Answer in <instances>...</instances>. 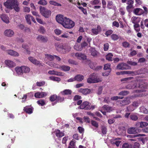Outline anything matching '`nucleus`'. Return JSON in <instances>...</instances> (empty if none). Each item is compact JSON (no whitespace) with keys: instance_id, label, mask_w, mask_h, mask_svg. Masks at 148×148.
<instances>
[{"instance_id":"nucleus-1","label":"nucleus","mask_w":148,"mask_h":148,"mask_svg":"<svg viewBox=\"0 0 148 148\" xmlns=\"http://www.w3.org/2000/svg\"><path fill=\"white\" fill-rule=\"evenodd\" d=\"M3 5L8 9L11 10L14 9L16 12L20 11V8L17 0H7L4 3Z\"/></svg>"},{"instance_id":"nucleus-2","label":"nucleus","mask_w":148,"mask_h":148,"mask_svg":"<svg viewBox=\"0 0 148 148\" xmlns=\"http://www.w3.org/2000/svg\"><path fill=\"white\" fill-rule=\"evenodd\" d=\"M15 70L18 75H21L24 73H29L30 71V69L27 66H22L16 67Z\"/></svg>"},{"instance_id":"nucleus-3","label":"nucleus","mask_w":148,"mask_h":148,"mask_svg":"<svg viewBox=\"0 0 148 148\" xmlns=\"http://www.w3.org/2000/svg\"><path fill=\"white\" fill-rule=\"evenodd\" d=\"M75 23L71 19L66 17L62 25L66 28L71 29L75 26Z\"/></svg>"},{"instance_id":"nucleus-4","label":"nucleus","mask_w":148,"mask_h":148,"mask_svg":"<svg viewBox=\"0 0 148 148\" xmlns=\"http://www.w3.org/2000/svg\"><path fill=\"white\" fill-rule=\"evenodd\" d=\"M101 79L97 77L94 73L90 75L87 79V82L89 83L99 82H101Z\"/></svg>"},{"instance_id":"nucleus-5","label":"nucleus","mask_w":148,"mask_h":148,"mask_svg":"<svg viewBox=\"0 0 148 148\" xmlns=\"http://www.w3.org/2000/svg\"><path fill=\"white\" fill-rule=\"evenodd\" d=\"M40 13L45 18H48L51 14V11L44 7H40Z\"/></svg>"},{"instance_id":"nucleus-6","label":"nucleus","mask_w":148,"mask_h":148,"mask_svg":"<svg viewBox=\"0 0 148 148\" xmlns=\"http://www.w3.org/2000/svg\"><path fill=\"white\" fill-rule=\"evenodd\" d=\"M49 65L53 68L60 69L61 70L64 71H69L70 69V67L69 66H60L59 64H49Z\"/></svg>"},{"instance_id":"nucleus-7","label":"nucleus","mask_w":148,"mask_h":148,"mask_svg":"<svg viewBox=\"0 0 148 148\" xmlns=\"http://www.w3.org/2000/svg\"><path fill=\"white\" fill-rule=\"evenodd\" d=\"M146 91L145 89H142L136 91L135 94V97H142L146 95H147V93L145 92Z\"/></svg>"},{"instance_id":"nucleus-8","label":"nucleus","mask_w":148,"mask_h":148,"mask_svg":"<svg viewBox=\"0 0 148 148\" xmlns=\"http://www.w3.org/2000/svg\"><path fill=\"white\" fill-rule=\"evenodd\" d=\"M117 69L119 70H124L129 69L130 67L127 64L122 63L119 64L117 66Z\"/></svg>"},{"instance_id":"nucleus-9","label":"nucleus","mask_w":148,"mask_h":148,"mask_svg":"<svg viewBox=\"0 0 148 148\" xmlns=\"http://www.w3.org/2000/svg\"><path fill=\"white\" fill-rule=\"evenodd\" d=\"M66 17L64 16L63 15L61 14H59L56 16V21L58 23L62 25V23L65 20Z\"/></svg>"},{"instance_id":"nucleus-10","label":"nucleus","mask_w":148,"mask_h":148,"mask_svg":"<svg viewBox=\"0 0 148 148\" xmlns=\"http://www.w3.org/2000/svg\"><path fill=\"white\" fill-rule=\"evenodd\" d=\"M78 108L84 109L85 110H89L90 109L89 103L87 101L84 102L78 107Z\"/></svg>"},{"instance_id":"nucleus-11","label":"nucleus","mask_w":148,"mask_h":148,"mask_svg":"<svg viewBox=\"0 0 148 148\" xmlns=\"http://www.w3.org/2000/svg\"><path fill=\"white\" fill-rule=\"evenodd\" d=\"M4 35L8 37H12L14 36V33L13 30L11 29H6L4 32Z\"/></svg>"},{"instance_id":"nucleus-12","label":"nucleus","mask_w":148,"mask_h":148,"mask_svg":"<svg viewBox=\"0 0 148 148\" xmlns=\"http://www.w3.org/2000/svg\"><path fill=\"white\" fill-rule=\"evenodd\" d=\"M127 132L130 134H136L140 132L139 130L134 127H130L127 130Z\"/></svg>"},{"instance_id":"nucleus-13","label":"nucleus","mask_w":148,"mask_h":148,"mask_svg":"<svg viewBox=\"0 0 148 148\" xmlns=\"http://www.w3.org/2000/svg\"><path fill=\"white\" fill-rule=\"evenodd\" d=\"M92 89H90L88 88H81L79 90V92L82 93L84 95H86L88 94H90L92 92Z\"/></svg>"},{"instance_id":"nucleus-14","label":"nucleus","mask_w":148,"mask_h":148,"mask_svg":"<svg viewBox=\"0 0 148 148\" xmlns=\"http://www.w3.org/2000/svg\"><path fill=\"white\" fill-rule=\"evenodd\" d=\"M54 58V56H52L50 54H46L45 55V60L47 62L46 63H48V64L50 63V64H55L49 62V61H51Z\"/></svg>"},{"instance_id":"nucleus-15","label":"nucleus","mask_w":148,"mask_h":148,"mask_svg":"<svg viewBox=\"0 0 148 148\" xmlns=\"http://www.w3.org/2000/svg\"><path fill=\"white\" fill-rule=\"evenodd\" d=\"M0 18L4 23L8 24L10 23L9 18L8 16L5 14H2L0 16Z\"/></svg>"},{"instance_id":"nucleus-16","label":"nucleus","mask_w":148,"mask_h":148,"mask_svg":"<svg viewBox=\"0 0 148 148\" xmlns=\"http://www.w3.org/2000/svg\"><path fill=\"white\" fill-rule=\"evenodd\" d=\"M25 18L28 23L31 24V19L35 23H36L34 18L29 14H27L25 16Z\"/></svg>"},{"instance_id":"nucleus-17","label":"nucleus","mask_w":148,"mask_h":148,"mask_svg":"<svg viewBox=\"0 0 148 148\" xmlns=\"http://www.w3.org/2000/svg\"><path fill=\"white\" fill-rule=\"evenodd\" d=\"M5 63L6 65L10 68H12L16 66L15 62L10 60H6Z\"/></svg>"},{"instance_id":"nucleus-18","label":"nucleus","mask_w":148,"mask_h":148,"mask_svg":"<svg viewBox=\"0 0 148 148\" xmlns=\"http://www.w3.org/2000/svg\"><path fill=\"white\" fill-rule=\"evenodd\" d=\"M28 59L30 62L35 65L39 66L41 65V64L40 62L34 57L31 56L29 57H28Z\"/></svg>"},{"instance_id":"nucleus-19","label":"nucleus","mask_w":148,"mask_h":148,"mask_svg":"<svg viewBox=\"0 0 148 148\" xmlns=\"http://www.w3.org/2000/svg\"><path fill=\"white\" fill-rule=\"evenodd\" d=\"M47 94L46 92H37L34 94V96L36 98H43L46 96Z\"/></svg>"},{"instance_id":"nucleus-20","label":"nucleus","mask_w":148,"mask_h":148,"mask_svg":"<svg viewBox=\"0 0 148 148\" xmlns=\"http://www.w3.org/2000/svg\"><path fill=\"white\" fill-rule=\"evenodd\" d=\"M75 57L79 60H84L86 59V56L84 54L80 53H76L75 54Z\"/></svg>"},{"instance_id":"nucleus-21","label":"nucleus","mask_w":148,"mask_h":148,"mask_svg":"<svg viewBox=\"0 0 148 148\" xmlns=\"http://www.w3.org/2000/svg\"><path fill=\"white\" fill-rule=\"evenodd\" d=\"M134 13L137 15H140L144 13L143 10L140 8H136L133 10Z\"/></svg>"},{"instance_id":"nucleus-22","label":"nucleus","mask_w":148,"mask_h":148,"mask_svg":"<svg viewBox=\"0 0 148 148\" xmlns=\"http://www.w3.org/2000/svg\"><path fill=\"white\" fill-rule=\"evenodd\" d=\"M7 53L8 54L14 56L18 57L19 56V54L18 52L12 50H7Z\"/></svg>"},{"instance_id":"nucleus-23","label":"nucleus","mask_w":148,"mask_h":148,"mask_svg":"<svg viewBox=\"0 0 148 148\" xmlns=\"http://www.w3.org/2000/svg\"><path fill=\"white\" fill-rule=\"evenodd\" d=\"M140 18L139 17L134 16L131 18V21L134 24L138 23L140 22Z\"/></svg>"},{"instance_id":"nucleus-24","label":"nucleus","mask_w":148,"mask_h":148,"mask_svg":"<svg viewBox=\"0 0 148 148\" xmlns=\"http://www.w3.org/2000/svg\"><path fill=\"white\" fill-rule=\"evenodd\" d=\"M63 46L64 45L59 43H56L55 45V48L56 50L61 53L63 50Z\"/></svg>"},{"instance_id":"nucleus-25","label":"nucleus","mask_w":148,"mask_h":148,"mask_svg":"<svg viewBox=\"0 0 148 148\" xmlns=\"http://www.w3.org/2000/svg\"><path fill=\"white\" fill-rule=\"evenodd\" d=\"M63 47V50L62 51V53H63L69 52L71 48L70 46L66 44L64 45Z\"/></svg>"},{"instance_id":"nucleus-26","label":"nucleus","mask_w":148,"mask_h":148,"mask_svg":"<svg viewBox=\"0 0 148 148\" xmlns=\"http://www.w3.org/2000/svg\"><path fill=\"white\" fill-rule=\"evenodd\" d=\"M130 98H127L124 100L122 101L120 103L121 106H124L130 103Z\"/></svg>"},{"instance_id":"nucleus-27","label":"nucleus","mask_w":148,"mask_h":148,"mask_svg":"<svg viewBox=\"0 0 148 148\" xmlns=\"http://www.w3.org/2000/svg\"><path fill=\"white\" fill-rule=\"evenodd\" d=\"M48 73L50 75H55L60 76H63L64 75L63 73L61 72H58L54 70L50 71L48 72Z\"/></svg>"},{"instance_id":"nucleus-28","label":"nucleus","mask_w":148,"mask_h":148,"mask_svg":"<svg viewBox=\"0 0 148 148\" xmlns=\"http://www.w3.org/2000/svg\"><path fill=\"white\" fill-rule=\"evenodd\" d=\"M133 3L134 2L132 0H129L127 1V4L128 5L126 7V9L127 10H129L132 8Z\"/></svg>"},{"instance_id":"nucleus-29","label":"nucleus","mask_w":148,"mask_h":148,"mask_svg":"<svg viewBox=\"0 0 148 148\" xmlns=\"http://www.w3.org/2000/svg\"><path fill=\"white\" fill-rule=\"evenodd\" d=\"M24 110L27 113L31 114L32 113L33 108L29 106H26L24 108Z\"/></svg>"},{"instance_id":"nucleus-30","label":"nucleus","mask_w":148,"mask_h":148,"mask_svg":"<svg viewBox=\"0 0 148 148\" xmlns=\"http://www.w3.org/2000/svg\"><path fill=\"white\" fill-rule=\"evenodd\" d=\"M74 48L77 51H80L82 49V48L81 45L79 43H76L74 46Z\"/></svg>"},{"instance_id":"nucleus-31","label":"nucleus","mask_w":148,"mask_h":148,"mask_svg":"<svg viewBox=\"0 0 148 148\" xmlns=\"http://www.w3.org/2000/svg\"><path fill=\"white\" fill-rule=\"evenodd\" d=\"M102 108L103 110H106L108 112H110L114 109L112 107L106 105H104Z\"/></svg>"},{"instance_id":"nucleus-32","label":"nucleus","mask_w":148,"mask_h":148,"mask_svg":"<svg viewBox=\"0 0 148 148\" xmlns=\"http://www.w3.org/2000/svg\"><path fill=\"white\" fill-rule=\"evenodd\" d=\"M75 81L80 82L84 79V76L81 75H78L75 77Z\"/></svg>"},{"instance_id":"nucleus-33","label":"nucleus","mask_w":148,"mask_h":148,"mask_svg":"<svg viewBox=\"0 0 148 148\" xmlns=\"http://www.w3.org/2000/svg\"><path fill=\"white\" fill-rule=\"evenodd\" d=\"M55 132L56 136L58 137H61L64 136V133L62 132H61L59 130H56Z\"/></svg>"},{"instance_id":"nucleus-34","label":"nucleus","mask_w":148,"mask_h":148,"mask_svg":"<svg viewBox=\"0 0 148 148\" xmlns=\"http://www.w3.org/2000/svg\"><path fill=\"white\" fill-rule=\"evenodd\" d=\"M132 79L133 77H132L125 78L121 79V81L123 82V83L130 82H132Z\"/></svg>"},{"instance_id":"nucleus-35","label":"nucleus","mask_w":148,"mask_h":148,"mask_svg":"<svg viewBox=\"0 0 148 148\" xmlns=\"http://www.w3.org/2000/svg\"><path fill=\"white\" fill-rule=\"evenodd\" d=\"M101 30V28L100 26H98L97 29H92V33L95 34H97Z\"/></svg>"},{"instance_id":"nucleus-36","label":"nucleus","mask_w":148,"mask_h":148,"mask_svg":"<svg viewBox=\"0 0 148 148\" xmlns=\"http://www.w3.org/2000/svg\"><path fill=\"white\" fill-rule=\"evenodd\" d=\"M62 95H70L72 93V91L69 89H66L60 92Z\"/></svg>"},{"instance_id":"nucleus-37","label":"nucleus","mask_w":148,"mask_h":148,"mask_svg":"<svg viewBox=\"0 0 148 148\" xmlns=\"http://www.w3.org/2000/svg\"><path fill=\"white\" fill-rule=\"evenodd\" d=\"M113 55L112 53H109L106 55V59L108 61H112L113 59Z\"/></svg>"},{"instance_id":"nucleus-38","label":"nucleus","mask_w":148,"mask_h":148,"mask_svg":"<svg viewBox=\"0 0 148 148\" xmlns=\"http://www.w3.org/2000/svg\"><path fill=\"white\" fill-rule=\"evenodd\" d=\"M90 52L92 56H96L98 54V52L95 49L91 48L90 49Z\"/></svg>"},{"instance_id":"nucleus-39","label":"nucleus","mask_w":148,"mask_h":148,"mask_svg":"<svg viewBox=\"0 0 148 148\" xmlns=\"http://www.w3.org/2000/svg\"><path fill=\"white\" fill-rule=\"evenodd\" d=\"M49 78L51 80L55 81H56L58 82H59L61 81L60 78L57 77L51 76L49 77Z\"/></svg>"},{"instance_id":"nucleus-40","label":"nucleus","mask_w":148,"mask_h":148,"mask_svg":"<svg viewBox=\"0 0 148 148\" xmlns=\"http://www.w3.org/2000/svg\"><path fill=\"white\" fill-rule=\"evenodd\" d=\"M90 3L91 4L93 5L101 4V3H100V1L99 0H94L91 1Z\"/></svg>"},{"instance_id":"nucleus-41","label":"nucleus","mask_w":148,"mask_h":148,"mask_svg":"<svg viewBox=\"0 0 148 148\" xmlns=\"http://www.w3.org/2000/svg\"><path fill=\"white\" fill-rule=\"evenodd\" d=\"M33 95V94L32 93L30 92L27 93V94L24 95H23V97L22 98V102H23L25 101L26 99L27 96H28L29 95Z\"/></svg>"},{"instance_id":"nucleus-42","label":"nucleus","mask_w":148,"mask_h":148,"mask_svg":"<svg viewBox=\"0 0 148 148\" xmlns=\"http://www.w3.org/2000/svg\"><path fill=\"white\" fill-rule=\"evenodd\" d=\"M140 111L141 112L145 114H147L148 113L147 110L143 106L140 108Z\"/></svg>"},{"instance_id":"nucleus-43","label":"nucleus","mask_w":148,"mask_h":148,"mask_svg":"<svg viewBox=\"0 0 148 148\" xmlns=\"http://www.w3.org/2000/svg\"><path fill=\"white\" fill-rule=\"evenodd\" d=\"M134 27L135 30L137 32L139 31L140 30V25L138 23H136L134 25Z\"/></svg>"},{"instance_id":"nucleus-44","label":"nucleus","mask_w":148,"mask_h":148,"mask_svg":"<svg viewBox=\"0 0 148 148\" xmlns=\"http://www.w3.org/2000/svg\"><path fill=\"white\" fill-rule=\"evenodd\" d=\"M37 39L39 41H46L47 40L46 38H45L42 36H39L37 38Z\"/></svg>"},{"instance_id":"nucleus-45","label":"nucleus","mask_w":148,"mask_h":148,"mask_svg":"<svg viewBox=\"0 0 148 148\" xmlns=\"http://www.w3.org/2000/svg\"><path fill=\"white\" fill-rule=\"evenodd\" d=\"M145 136V135L144 134H139L136 135H127V137L128 138H134L135 137H140Z\"/></svg>"},{"instance_id":"nucleus-46","label":"nucleus","mask_w":148,"mask_h":148,"mask_svg":"<svg viewBox=\"0 0 148 148\" xmlns=\"http://www.w3.org/2000/svg\"><path fill=\"white\" fill-rule=\"evenodd\" d=\"M140 123V127L141 128L145 127L148 125V123L145 122H141L140 123Z\"/></svg>"},{"instance_id":"nucleus-47","label":"nucleus","mask_w":148,"mask_h":148,"mask_svg":"<svg viewBox=\"0 0 148 148\" xmlns=\"http://www.w3.org/2000/svg\"><path fill=\"white\" fill-rule=\"evenodd\" d=\"M49 2L50 4L51 5H53L55 6H61V5L60 4L57 3L56 2L53 1H49Z\"/></svg>"},{"instance_id":"nucleus-48","label":"nucleus","mask_w":148,"mask_h":148,"mask_svg":"<svg viewBox=\"0 0 148 148\" xmlns=\"http://www.w3.org/2000/svg\"><path fill=\"white\" fill-rule=\"evenodd\" d=\"M38 3L40 5H44L47 4V2L45 0H40L38 2Z\"/></svg>"},{"instance_id":"nucleus-49","label":"nucleus","mask_w":148,"mask_h":148,"mask_svg":"<svg viewBox=\"0 0 148 148\" xmlns=\"http://www.w3.org/2000/svg\"><path fill=\"white\" fill-rule=\"evenodd\" d=\"M36 19L38 23L41 24H45V22L40 18V16L36 17Z\"/></svg>"},{"instance_id":"nucleus-50","label":"nucleus","mask_w":148,"mask_h":148,"mask_svg":"<svg viewBox=\"0 0 148 148\" xmlns=\"http://www.w3.org/2000/svg\"><path fill=\"white\" fill-rule=\"evenodd\" d=\"M123 98V97H120L118 96H113L111 98V100L112 101H115L118 100L119 99H122Z\"/></svg>"},{"instance_id":"nucleus-51","label":"nucleus","mask_w":148,"mask_h":148,"mask_svg":"<svg viewBox=\"0 0 148 148\" xmlns=\"http://www.w3.org/2000/svg\"><path fill=\"white\" fill-rule=\"evenodd\" d=\"M38 104L41 106H43L45 104V102L43 100H40L37 101Z\"/></svg>"},{"instance_id":"nucleus-52","label":"nucleus","mask_w":148,"mask_h":148,"mask_svg":"<svg viewBox=\"0 0 148 148\" xmlns=\"http://www.w3.org/2000/svg\"><path fill=\"white\" fill-rule=\"evenodd\" d=\"M112 39L114 40H116L119 38V37L118 35L116 34H113L111 36Z\"/></svg>"},{"instance_id":"nucleus-53","label":"nucleus","mask_w":148,"mask_h":148,"mask_svg":"<svg viewBox=\"0 0 148 148\" xmlns=\"http://www.w3.org/2000/svg\"><path fill=\"white\" fill-rule=\"evenodd\" d=\"M110 64H106L105 66L104 67V70H110Z\"/></svg>"},{"instance_id":"nucleus-54","label":"nucleus","mask_w":148,"mask_h":148,"mask_svg":"<svg viewBox=\"0 0 148 148\" xmlns=\"http://www.w3.org/2000/svg\"><path fill=\"white\" fill-rule=\"evenodd\" d=\"M130 119L134 121H136L138 119V117L135 114H132L130 116Z\"/></svg>"},{"instance_id":"nucleus-55","label":"nucleus","mask_w":148,"mask_h":148,"mask_svg":"<svg viewBox=\"0 0 148 148\" xmlns=\"http://www.w3.org/2000/svg\"><path fill=\"white\" fill-rule=\"evenodd\" d=\"M140 139L142 141L143 144H145V143L148 140V138L147 137H145L144 138H140Z\"/></svg>"},{"instance_id":"nucleus-56","label":"nucleus","mask_w":148,"mask_h":148,"mask_svg":"<svg viewBox=\"0 0 148 148\" xmlns=\"http://www.w3.org/2000/svg\"><path fill=\"white\" fill-rule=\"evenodd\" d=\"M101 130L102 133L103 134H105L107 132V129L105 126H102L101 127Z\"/></svg>"},{"instance_id":"nucleus-57","label":"nucleus","mask_w":148,"mask_h":148,"mask_svg":"<svg viewBox=\"0 0 148 148\" xmlns=\"http://www.w3.org/2000/svg\"><path fill=\"white\" fill-rule=\"evenodd\" d=\"M54 32L56 34L59 35L61 33L62 31L59 29H56L54 30Z\"/></svg>"},{"instance_id":"nucleus-58","label":"nucleus","mask_w":148,"mask_h":148,"mask_svg":"<svg viewBox=\"0 0 148 148\" xmlns=\"http://www.w3.org/2000/svg\"><path fill=\"white\" fill-rule=\"evenodd\" d=\"M103 49L105 51H107L108 49L109 45L108 43H106L104 44Z\"/></svg>"},{"instance_id":"nucleus-59","label":"nucleus","mask_w":148,"mask_h":148,"mask_svg":"<svg viewBox=\"0 0 148 148\" xmlns=\"http://www.w3.org/2000/svg\"><path fill=\"white\" fill-rule=\"evenodd\" d=\"M121 141L118 140L117 139H116L113 143V144H115L116 146L118 147L119 146V145L121 143Z\"/></svg>"},{"instance_id":"nucleus-60","label":"nucleus","mask_w":148,"mask_h":148,"mask_svg":"<svg viewBox=\"0 0 148 148\" xmlns=\"http://www.w3.org/2000/svg\"><path fill=\"white\" fill-rule=\"evenodd\" d=\"M131 145H129L127 143L124 144L122 146L123 148H131Z\"/></svg>"},{"instance_id":"nucleus-61","label":"nucleus","mask_w":148,"mask_h":148,"mask_svg":"<svg viewBox=\"0 0 148 148\" xmlns=\"http://www.w3.org/2000/svg\"><path fill=\"white\" fill-rule=\"evenodd\" d=\"M57 98V96L56 95H53L52 96H51L50 97V100L51 101H54L55 100H56V99Z\"/></svg>"},{"instance_id":"nucleus-62","label":"nucleus","mask_w":148,"mask_h":148,"mask_svg":"<svg viewBox=\"0 0 148 148\" xmlns=\"http://www.w3.org/2000/svg\"><path fill=\"white\" fill-rule=\"evenodd\" d=\"M136 53V51L135 50H134L130 52V54L129 55V56L130 57H131L135 55Z\"/></svg>"},{"instance_id":"nucleus-63","label":"nucleus","mask_w":148,"mask_h":148,"mask_svg":"<svg viewBox=\"0 0 148 148\" xmlns=\"http://www.w3.org/2000/svg\"><path fill=\"white\" fill-rule=\"evenodd\" d=\"M61 37L62 38H67L69 37V35L67 33H64L61 36Z\"/></svg>"},{"instance_id":"nucleus-64","label":"nucleus","mask_w":148,"mask_h":148,"mask_svg":"<svg viewBox=\"0 0 148 148\" xmlns=\"http://www.w3.org/2000/svg\"><path fill=\"white\" fill-rule=\"evenodd\" d=\"M91 123L92 125L96 127H98V125L97 123L96 122V121H91Z\"/></svg>"}]
</instances>
